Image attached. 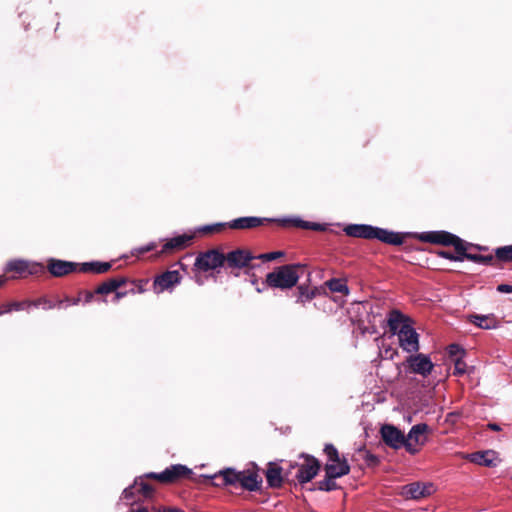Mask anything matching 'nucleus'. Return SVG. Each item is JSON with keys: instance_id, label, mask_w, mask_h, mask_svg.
Here are the masks:
<instances>
[{"instance_id": "39", "label": "nucleus", "mask_w": 512, "mask_h": 512, "mask_svg": "<svg viewBox=\"0 0 512 512\" xmlns=\"http://www.w3.org/2000/svg\"><path fill=\"white\" fill-rule=\"evenodd\" d=\"M156 247V245L154 243H149L145 246H142L140 248H137L133 251V255H140V254H144L146 252H149L151 250H153L154 248Z\"/></svg>"}, {"instance_id": "14", "label": "nucleus", "mask_w": 512, "mask_h": 512, "mask_svg": "<svg viewBox=\"0 0 512 512\" xmlns=\"http://www.w3.org/2000/svg\"><path fill=\"white\" fill-rule=\"evenodd\" d=\"M320 464L314 457L305 456L303 463L300 464L296 477L300 483L311 481L318 473Z\"/></svg>"}, {"instance_id": "26", "label": "nucleus", "mask_w": 512, "mask_h": 512, "mask_svg": "<svg viewBox=\"0 0 512 512\" xmlns=\"http://www.w3.org/2000/svg\"><path fill=\"white\" fill-rule=\"evenodd\" d=\"M125 283L124 278H112L97 287L96 294H109Z\"/></svg>"}, {"instance_id": "7", "label": "nucleus", "mask_w": 512, "mask_h": 512, "mask_svg": "<svg viewBox=\"0 0 512 512\" xmlns=\"http://www.w3.org/2000/svg\"><path fill=\"white\" fill-rule=\"evenodd\" d=\"M435 487L430 482H413L401 488L400 495L405 499L420 500L431 496Z\"/></svg>"}, {"instance_id": "20", "label": "nucleus", "mask_w": 512, "mask_h": 512, "mask_svg": "<svg viewBox=\"0 0 512 512\" xmlns=\"http://www.w3.org/2000/svg\"><path fill=\"white\" fill-rule=\"evenodd\" d=\"M264 221H270V219L254 216L240 217L228 222L227 226L231 229H251L262 225Z\"/></svg>"}, {"instance_id": "47", "label": "nucleus", "mask_w": 512, "mask_h": 512, "mask_svg": "<svg viewBox=\"0 0 512 512\" xmlns=\"http://www.w3.org/2000/svg\"><path fill=\"white\" fill-rule=\"evenodd\" d=\"M129 512H149V510L146 507H140L135 510H131Z\"/></svg>"}, {"instance_id": "37", "label": "nucleus", "mask_w": 512, "mask_h": 512, "mask_svg": "<svg viewBox=\"0 0 512 512\" xmlns=\"http://www.w3.org/2000/svg\"><path fill=\"white\" fill-rule=\"evenodd\" d=\"M282 255H283V252L275 251V252L261 254L257 258L263 259V260H267V261H272V260H275V259H277L278 257H280Z\"/></svg>"}, {"instance_id": "15", "label": "nucleus", "mask_w": 512, "mask_h": 512, "mask_svg": "<svg viewBox=\"0 0 512 512\" xmlns=\"http://www.w3.org/2000/svg\"><path fill=\"white\" fill-rule=\"evenodd\" d=\"M180 280L181 276L177 270L166 271L165 273L155 278L153 285L154 291L157 294L162 293L164 290H167L180 283Z\"/></svg>"}, {"instance_id": "18", "label": "nucleus", "mask_w": 512, "mask_h": 512, "mask_svg": "<svg viewBox=\"0 0 512 512\" xmlns=\"http://www.w3.org/2000/svg\"><path fill=\"white\" fill-rule=\"evenodd\" d=\"M372 239H377L390 245H401L404 241V236L401 233L374 226Z\"/></svg>"}, {"instance_id": "25", "label": "nucleus", "mask_w": 512, "mask_h": 512, "mask_svg": "<svg viewBox=\"0 0 512 512\" xmlns=\"http://www.w3.org/2000/svg\"><path fill=\"white\" fill-rule=\"evenodd\" d=\"M282 225H293L295 227L304 228V229H312V230H322V225L318 223L304 221L300 218H283L277 220Z\"/></svg>"}, {"instance_id": "16", "label": "nucleus", "mask_w": 512, "mask_h": 512, "mask_svg": "<svg viewBox=\"0 0 512 512\" xmlns=\"http://www.w3.org/2000/svg\"><path fill=\"white\" fill-rule=\"evenodd\" d=\"M467 459L477 465L496 467L500 463L498 454L494 450L474 452L467 455Z\"/></svg>"}, {"instance_id": "10", "label": "nucleus", "mask_w": 512, "mask_h": 512, "mask_svg": "<svg viewBox=\"0 0 512 512\" xmlns=\"http://www.w3.org/2000/svg\"><path fill=\"white\" fill-rule=\"evenodd\" d=\"M6 271L15 272L21 276L36 275L44 271V266L37 262L15 259L7 263Z\"/></svg>"}, {"instance_id": "45", "label": "nucleus", "mask_w": 512, "mask_h": 512, "mask_svg": "<svg viewBox=\"0 0 512 512\" xmlns=\"http://www.w3.org/2000/svg\"><path fill=\"white\" fill-rule=\"evenodd\" d=\"M93 297H94V294L92 292H86L85 297H84V302L85 303L91 302Z\"/></svg>"}, {"instance_id": "1", "label": "nucleus", "mask_w": 512, "mask_h": 512, "mask_svg": "<svg viewBox=\"0 0 512 512\" xmlns=\"http://www.w3.org/2000/svg\"><path fill=\"white\" fill-rule=\"evenodd\" d=\"M387 324L393 335L398 336L399 346L407 353L419 351V334L412 327L410 320L400 311L392 310L388 314Z\"/></svg>"}, {"instance_id": "36", "label": "nucleus", "mask_w": 512, "mask_h": 512, "mask_svg": "<svg viewBox=\"0 0 512 512\" xmlns=\"http://www.w3.org/2000/svg\"><path fill=\"white\" fill-rule=\"evenodd\" d=\"M466 373V363L463 358L454 359V374L463 375Z\"/></svg>"}, {"instance_id": "50", "label": "nucleus", "mask_w": 512, "mask_h": 512, "mask_svg": "<svg viewBox=\"0 0 512 512\" xmlns=\"http://www.w3.org/2000/svg\"><path fill=\"white\" fill-rule=\"evenodd\" d=\"M3 314V312L0 310V315Z\"/></svg>"}, {"instance_id": "11", "label": "nucleus", "mask_w": 512, "mask_h": 512, "mask_svg": "<svg viewBox=\"0 0 512 512\" xmlns=\"http://www.w3.org/2000/svg\"><path fill=\"white\" fill-rule=\"evenodd\" d=\"M203 477L209 480L219 479L220 481L212 483L216 487L236 486L240 484L241 471L226 468L213 475H203Z\"/></svg>"}, {"instance_id": "29", "label": "nucleus", "mask_w": 512, "mask_h": 512, "mask_svg": "<svg viewBox=\"0 0 512 512\" xmlns=\"http://www.w3.org/2000/svg\"><path fill=\"white\" fill-rule=\"evenodd\" d=\"M495 256L503 262H512V245L498 247L495 250Z\"/></svg>"}, {"instance_id": "9", "label": "nucleus", "mask_w": 512, "mask_h": 512, "mask_svg": "<svg viewBox=\"0 0 512 512\" xmlns=\"http://www.w3.org/2000/svg\"><path fill=\"white\" fill-rule=\"evenodd\" d=\"M191 470L181 464L171 465L161 473H148L145 476L148 478H154L163 483L174 482L177 479L183 478L191 474Z\"/></svg>"}, {"instance_id": "5", "label": "nucleus", "mask_w": 512, "mask_h": 512, "mask_svg": "<svg viewBox=\"0 0 512 512\" xmlns=\"http://www.w3.org/2000/svg\"><path fill=\"white\" fill-rule=\"evenodd\" d=\"M407 372L414 373L422 376L423 378L428 377L433 369L434 364L429 355L423 353H411L405 361Z\"/></svg>"}, {"instance_id": "2", "label": "nucleus", "mask_w": 512, "mask_h": 512, "mask_svg": "<svg viewBox=\"0 0 512 512\" xmlns=\"http://www.w3.org/2000/svg\"><path fill=\"white\" fill-rule=\"evenodd\" d=\"M79 267V271L81 272H91L95 274H102L107 272L111 268L110 262H86L82 263L80 266L75 262L50 259L48 263L49 272L55 277H62L69 273L76 271Z\"/></svg>"}, {"instance_id": "3", "label": "nucleus", "mask_w": 512, "mask_h": 512, "mask_svg": "<svg viewBox=\"0 0 512 512\" xmlns=\"http://www.w3.org/2000/svg\"><path fill=\"white\" fill-rule=\"evenodd\" d=\"M300 264H289L277 267L266 276L268 286L280 289H290L294 287L299 280Z\"/></svg>"}, {"instance_id": "38", "label": "nucleus", "mask_w": 512, "mask_h": 512, "mask_svg": "<svg viewBox=\"0 0 512 512\" xmlns=\"http://www.w3.org/2000/svg\"><path fill=\"white\" fill-rule=\"evenodd\" d=\"M80 297L69 299L66 298L65 300H60L58 302V308L66 307L67 305H77L80 302Z\"/></svg>"}, {"instance_id": "49", "label": "nucleus", "mask_w": 512, "mask_h": 512, "mask_svg": "<svg viewBox=\"0 0 512 512\" xmlns=\"http://www.w3.org/2000/svg\"><path fill=\"white\" fill-rule=\"evenodd\" d=\"M168 512H183L181 509L168 507Z\"/></svg>"}, {"instance_id": "44", "label": "nucleus", "mask_w": 512, "mask_h": 512, "mask_svg": "<svg viewBox=\"0 0 512 512\" xmlns=\"http://www.w3.org/2000/svg\"><path fill=\"white\" fill-rule=\"evenodd\" d=\"M152 510H153V512H168V507H165V506H159V507L153 506Z\"/></svg>"}, {"instance_id": "4", "label": "nucleus", "mask_w": 512, "mask_h": 512, "mask_svg": "<svg viewBox=\"0 0 512 512\" xmlns=\"http://www.w3.org/2000/svg\"><path fill=\"white\" fill-rule=\"evenodd\" d=\"M328 462L325 466L326 475L330 478H340L350 472V467L345 459L341 460L337 449L332 444L324 448Z\"/></svg>"}, {"instance_id": "33", "label": "nucleus", "mask_w": 512, "mask_h": 512, "mask_svg": "<svg viewBox=\"0 0 512 512\" xmlns=\"http://www.w3.org/2000/svg\"><path fill=\"white\" fill-rule=\"evenodd\" d=\"M459 254L463 255V259L467 258L474 262L489 263L493 259L492 256L486 257V256H481V255H472V254H467L466 251L459 252Z\"/></svg>"}, {"instance_id": "32", "label": "nucleus", "mask_w": 512, "mask_h": 512, "mask_svg": "<svg viewBox=\"0 0 512 512\" xmlns=\"http://www.w3.org/2000/svg\"><path fill=\"white\" fill-rule=\"evenodd\" d=\"M336 478H330L326 475V478L319 482V489L323 491H332L336 488L335 480Z\"/></svg>"}, {"instance_id": "34", "label": "nucleus", "mask_w": 512, "mask_h": 512, "mask_svg": "<svg viewBox=\"0 0 512 512\" xmlns=\"http://www.w3.org/2000/svg\"><path fill=\"white\" fill-rule=\"evenodd\" d=\"M397 355V351L391 346H385L384 344L380 347V356L385 359L392 360Z\"/></svg>"}, {"instance_id": "40", "label": "nucleus", "mask_w": 512, "mask_h": 512, "mask_svg": "<svg viewBox=\"0 0 512 512\" xmlns=\"http://www.w3.org/2000/svg\"><path fill=\"white\" fill-rule=\"evenodd\" d=\"M24 308V303H21V302H13L11 304H8L6 305V309L4 311H2L3 313H7V312H10V311H19V310H22Z\"/></svg>"}, {"instance_id": "35", "label": "nucleus", "mask_w": 512, "mask_h": 512, "mask_svg": "<svg viewBox=\"0 0 512 512\" xmlns=\"http://www.w3.org/2000/svg\"><path fill=\"white\" fill-rule=\"evenodd\" d=\"M448 354L453 357L454 359L456 358H463L464 356V350L458 345V344H451L448 346Z\"/></svg>"}, {"instance_id": "23", "label": "nucleus", "mask_w": 512, "mask_h": 512, "mask_svg": "<svg viewBox=\"0 0 512 512\" xmlns=\"http://www.w3.org/2000/svg\"><path fill=\"white\" fill-rule=\"evenodd\" d=\"M373 227L372 225L366 224H351L348 225L344 231L351 237L372 239Z\"/></svg>"}, {"instance_id": "43", "label": "nucleus", "mask_w": 512, "mask_h": 512, "mask_svg": "<svg viewBox=\"0 0 512 512\" xmlns=\"http://www.w3.org/2000/svg\"><path fill=\"white\" fill-rule=\"evenodd\" d=\"M497 291L500 293H512V285L500 284L497 286Z\"/></svg>"}, {"instance_id": "28", "label": "nucleus", "mask_w": 512, "mask_h": 512, "mask_svg": "<svg viewBox=\"0 0 512 512\" xmlns=\"http://www.w3.org/2000/svg\"><path fill=\"white\" fill-rule=\"evenodd\" d=\"M327 286L332 292H337V293H342V294H348V292H349L348 286L341 279H336V278L330 279L327 282Z\"/></svg>"}, {"instance_id": "31", "label": "nucleus", "mask_w": 512, "mask_h": 512, "mask_svg": "<svg viewBox=\"0 0 512 512\" xmlns=\"http://www.w3.org/2000/svg\"><path fill=\"white\" fill-rule=\"evenodd\" d=\"M227 226V223H216L211 225H204L197 229L198 232L201 233H215L221 231L224 227Z\"/></svg>"}, {"instance_id": "21", "label": "nucleus", "mask_w": 512, "mask_h": 512, "mask_svg": "<svg viewBox=\"0 0 512 512\" xmlns=\"http://www.w3.org/2000/svg\"><path fill=\"white\" fill-rule=\"evenodd\" d=\"M193 234H183L170 238L162 247V253H166L172 250H182L186 248L193 240Z\"/></svg>"}, {"instance_id": "27", "label": "nucleus", "mask_w": 512, "mask_h": 512, "mask_svg": "<svg viewBox=\"0 0 512 512\" xmlns=\"http://www.w3.org/2000/svg\"><path fill=\"white\" fill-rule=\"evenodd\" d=\"M266 480L269 486L279 487L282 483L281 469L280 468H269L266 471Z\"/></svg>"}, {"instance_id": "24", "label": "nucleus", "mask_w": 512, "mask_h": 512, "mask_svg": "<svg viewBox=\"0 0 512 512\" xmlns=\"http://www.w3.org/2000/svg\"><path fill=\"white\" fill-rule=\"evenodd\" d=\"M137 489L138 492H140L144 497H151L153 494L152 487L145 483L142 478H139V480H135L134 484L132 486L127 487L123 491V497L127 500L131 499L133 497V490Z\"/></svg>"}, {"instance_id": "13", "label": "nucleus", "mask_w": 512, "mask_h": 512, "mask_svg": "<svg viewBox=\"0 0 512 512\" xmlns=\"http://www.w3.org/2000/svg\"><path fill=\"white\" fill-rule=\"evenodd\" d=\"M381 436L385 444L393 449H406L405 435L393 425H384L381 428Z\"/></svg>"}, {"instance_id": "22", "label": "nucleus", "mask_w": 512, "mask_h": 512, "mask_svg": "<svg viewBox=\"0 0 512 512\" xmlns=\"http://www.w3.org/2000/svg\"><path fill=\"white\" fill-rule=\"evenodd\" d=\"M469 321L475 324L477 327L481 329H495L499 326V322L497 318L493 314L488 315H470Z\"/></svg>"}, {"instance_id": "6", "label": "nucleus", "mask_w": 512, "mask_h": 512, "mask_svg": "<svg viewBox=\"0 0 512 512\" xmlns=\"http://www.w3.org/2000/svg\"><path fill=\"white\" fill-rule=\"evenodd\" d=\"M428 431V425L420 423L412 426L409 433L405 436L406 451L412 455L420 451V447L426 442L425 433Z\"/></svg>"}, {"instance_id": "30", "label": "nucleus", "mask_w": 512, "mask_h": 512, "mask_svg": "<svg viewBox=\"0 0 512 512\" xmlns=\"http://www.w3.org/2000/svg\"><path fill=\"white\" fill-rule=\"evenodd\" d=\"M298 298H297V302H306V301H310L314 298V292L313 291H310L307 287L305 286H299L298 287Z\"/></svg>"}, {"instance_id": "46", "label": "nucleus", "mask_w": 512, "mask_h": 512, "mask_svg": "<svg viewBox=\"0 0 512 512\" xmlns=\"http://www.w3.org/2000/svg\"><path fill=\"white\" fill-rule=\"evenodd\" d=\"M488 428L493 430V431H500L501 430L500 426L498 424H496V423H489L488 424Z\"/></svg>"}, {"instance_id": "17", "label": "nucleus", "mask_w": 512, "mask_h": 512, "mask_svg": "<svg viewBox=\"0 0 512 512\" xmlns=\"http://www.w3.org/2000/svg\"><path fill=\"white\" fill-rule=\"evenodd\" d=\"M252 259H254V256L249 251L241 249L231 251L225 256V261L231 268H243Z\"/></svg>"}, {"instance_id": "48", "label": "nucleus", "mask_w": 512, "mask_h": 512, "mask_svg": "<svg viewBox=\"0 0 512 512\" xmlns=\"http://www.w3.org/2000/svg\"><path fill=\"white\" fill-rule=\"evenodd\" d=\"M125 293L117 292L115 295V301L117 302L120 298L124 297Z\"/></svg>"}, {"instance_id": "42", "label": "nucleus", "mask_w": 512, "mask_h": 512, "mask_svg": "<svg viewBox=\"0 0 512 512\" xmlns=\"http://www.w3.org/2000/svg\"><path fill=\"white\" fill-rule=\"evenodd\" d=\"M439 255L442 256L443 258H446V259H449V260H454V261H462L463 260V255L462 254H460L459 256H453L449 252H440Z\"/></svg>"}, {"instance_id": "41", "label": "nucleus", "mask_w": 512, "mask_h": 512, "mask_svg": "<svg viewBox=\"0 0 512 512\" xmlns=\"http://www.w3.org/2000/svg\"><path fill=\"white\" fill-rule=\"evenodd\" d=\"M40 304H43V308H44V309H47V310H49V309H53V308H55V307H58V304L56 305V304H54L53 302L48 301V300H47V299H45V298L39 299L37 302H35V303H34V305H35V306H38V305H40Z\"/></svg>"}, {"instance_id": "8", "label": "nucleus", "mask_w": 512, "mask_h": 512, "mask_svg": "<svg viewBox=\"0 0 512 512\" xmlns=\"http://www.w3.org/2000/svg\"><path fill=\"white\" fill-rule=\"evenodd\" d=\"M224 261L225 256L222 253L216 250H210L199 254L195 260L194 266L200 271L207 272L221 267Z\"/></svg>"}, {"instance_id": "19", "label": "nucleus", "mask_w": 512, "mask_h": 512, "mask_svg": "<svg viewBox=\"0 0 512 512\" xmlns=\"http://www.w3.org/2000/svg\"><path fill=\"white\" fill-rule=\"evenodd\" d=\"M262 483L261 476L256 471H241L240 487L248 491H257Z\"/></svg>"}, {"instance_id": "12", "label": "nucleus", "mask_w": 512, "mask_h": 512, "mask_svg": "<svg viewBox=\"0 0 512 512\" xmlns=\"http://www.w3.org/2000/svg\"><path fill=\"white\" fill-rule=\"evenodd\" d=\"M427 240L432 243L452 245L458 253L466 251L468 246V244L458 236L446 231L434 232L427 237Z\"/></svg>"}]
</instances>
